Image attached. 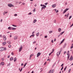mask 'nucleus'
<instances>
[{
    "mask_svg": "<svg viewBox=\"0 0 73 73\" xmlns=\"http://www.w3.org/2000/svg\"><path fill=\"white\" fill-rule=\"evenodd\" d=\"M45 5H47L48 4V3H45L44 4Z\"/></svg>",
    "mask_w": 73,
    "mask_h": 73,
    "instance_id": "obj_41",
    "label": "nucleus"
},
{
    "mask_svg": "<svg viewBox=\"0 0 73 73\" xmlns=\"http://www.w3.org/2000/svg\"><path fill=\"white\" fill-rule=\"evenodd\" d=\"M60 54H61V53L60 52H58L57 53V56H59V55H60Z\"/></svg>",
    "mask_w": 73,
    "mask_h": 73,
    "instance_id": "obj_11",
    "label": "nucleus"
},
{
    "mask_svg": "<svg viewBox=\"0 0 73 73\" xmlns=\"http://www.w3.org/2000/svg\"><path fill=\"white\" fill-rule=\"evenodd\" d=\"M8 5L9 7H14V5L12 4H8Z\"/></svg>",
    "mask_w": 73,
    "mask_h": 73,
    "instance_id": "obj_2",
    "label": "nucleus"
},
{
    "mask_svg": "<svg viewBox=\"0 0 73 73\" xmlns=\"http://www.w3.org/2000/svg\"><path fill=\"white\" fill-rule=\"evenodd\" d=\"M70 71H71V69H70L68 71L69 73H70Z\"/></svg>",
    "mask_w": 73,
    "mask_h": 73,
    "instance_id": "obj_38",
    "label": "nucleus"
},
{
    "mask_svg": "<svg viewBox=\"0 0 73 73\" xmlns=\"http://www.w3.org/2000/svg\"><path fill=\"white\" fill-rule=\"evenodd\" d=\"M1 65L3 66L4 65V62H1Z\"/></svg>",
    "mask_w": 73,
    "mask_h": 73,
    "instance_id": "obj_19",
    "label": "nucleus"
},
{
    "mask_svg": "<svg viewBox=\"0 0 73 73\" xmlns=\"http://www.w3.org/2000/svg\"><path fill=\"white\" fill-rule=\"evenodd\" d=\"M10 57V56L9 55H8L7 56V58H9Z\"/></svg>",
    "mask_w": 73,
    "mask_h": 73,
    "instance_id": "obj_53",
    "label": "nucleus"
},
{
    "mask_svg": "<svg viewBox=\"0 0 73 73\" xmlns=\"http://www.w3.org/2000/svg\"><path fill=\"white\" fill-rule=\"evenodd\" d=\"M64 40H65V39H63V40H62V41L64 42Z\"/></svg>",
    "mask_w": 73,
    "mask_h": 73,
    "instance_id": "obj_49",
    "label": "nucleus"
},
{
    "mask_svg": "<svg viewBox=\"0 0 73 73\" xmlns=\"http://www.w3.org/2000/svg\"><path fill=\"white\" fill-rule=\"evenodd\" d=\"M13 60V57H12L11 58H10V61H12Z\"/></svg>",
    "mask_w": 73,
    "mask_h": 73,
    "instance_id": "obj_12",
    "label": "nucleus"
},
{
    "mask_svg": "<svg viewBox=\"0 0 73 73\" xmlns=\"http://www.w3.org/2000/svg\"><path fill=\"white\" fill-rule=\"evenodd\" d=\"M14 16H17V14H15L14 15Z\"/></svg>",
    "mask_w": 73,
    "mask_h": 73,
    "instance_id": "obj_33",
    "label": "nucleus"
},
{
    "mask_svg": "<svg viewBox=\"0 0 73 73\" xmlns=\"http://www.w3.org/2000/svg\"><path fill=\"white\" fill-rule=\"evenodd\" d=\"M47 37H48V36H44V37L45 38H47Z\"/></svg>",
    "mask_w": 73,
    "mask_h": 73,
    "instance_id": "obj_45",
    "label": "nucleus"
},
{
    "mask_svg": "<svg viewBox=\"0 0 73 73\" xmlns=\"http://www.w3.org/2000/svg\"><path fill=\"white\" fill-rule=\"evenodd\" d=\"M17 58H16L15 57L14 58V62H15L16 61Z\"/></svg>",
    "mask_w": 73,
    "mask_h": 73,
    "instance_id": "obj_14",
    "label": "nucleus"
},
{
    "mask_svg": "<svg viewBox=\"0 0 73 73\" xmlns=\"http://www.w3.org/2000/svg\"><path fill=\"white\" fill-rule=\"evenodd\" d=\"M12 25V26H13V27H17L16 25Z\"/></svg>",
    "mask_w": 73,
    "mask_h": 73,
    "instance_id": "obj_30",
    "label": "nucleus"
},
{
    "mask_svg": "<svg viewBox=\"0 0 73 73\" xmlns=\"http://www.w3.org/2000/svg\"><path fill=\"white\" fill-rule=\"evenodd\" d=\"M36 21H37V20L36 19H35L33 21V23H36Z\"/></svg>",
    "mask_w": 73,
    "mask_h": 73,
    "instance_id": "obj_15",
    "label": "nucleus"
},
{
    "mask_svg": "<svg viewBox=\"0 0 73 73\" xmlns=\"http://www.w3.org/2000/svg\"><path fill=\"white\" fill-rule=\"evenodd\" d=\"M6 43H7V42H4L2 43V44L3 45H5Z\"/></svg>",
    "mask_w": 73,
    "mask_h": 73,
    "instance_id": "obj_17",
    "label": "nucleus"
},
{
    "mask_svg": "<svg viewBox=\"0 0 73 73\" xmlns=\"http://www.w3.org/2000/svg\"><path fill=\"white\" fill-rule=\"evenodd\" d=\"M57 12H58V10H57L56 12V13H57Z\"/></svg>",
    "mask_w": 73,
    "mask_h": 73,
    "instance_id": "obj_52",
    "label": "nucleus"
},
{
    "mask_svg": "<svg viewBox=\"0 0 73 73\" xmlns=\"http://www.w3.org/2000/svg\"><path fill=\"white\" fill-rule=\"evenodd\" d=\"M22 4V5H25V3H23Z\"/></svg>",
    "mask_w": 73,
    "mask_h": 73,
    "instance_id": "obj_60",
    "label": "nucleus"
},
{
    "mask_svg": "<svg viewBox=\"0 0 73 73\" xmlns=\"http://www.w3.org/2000/svg\"><path fill=\"white\" fill-rule=\"evenodd\" d=\"M51 54H52L51 53H50L49 54V56H50V55H51Z\"/></svg>",
    "mask_w": 73,
    "mask_h": 73,
    "instance_id": "obj_63",
    "label": "nucleus"
},
{
    "mask_svg": "<svg viewBox=\"0 0 73 73\" xmlns=\"http://www.w3.org/2000/svg\"><path fill=\"white\" fill-rule=\"evenodd\" d=\"M54 49H52V52H54Z\"/></svg>",
    "mask_w": 73,
    "mask_h": 73,
    "instance_id": "obj_40",
    "label": "nucleus"
},
{
    "mask_svg": "<svg viewBox=\"0 0 73 73\" xmlns=\"http://www.w3.org/2000/svg\"><path fill=\"white\" fill-rule=\"evenodd\" d=\"M51 42H52V43L53 42V40H51Z\"/></svg>",
    "mask_w": 73,
    "mask_h": 73,
    "instance_id": "obj_46",
    "label": "nucleus"
},
{
    "mask_svg": "<svg viewBox=\"0 0 73 73\" xmlns=\"http://www.w3.org/2000/svg\"><path fill=\"white\" fill-rule=\"evenodd\" d=\"M23 65H24V64L23 63H22L21 64V66H23Z\"/></svg>",
    "mask_w": 73,
    "mask_h": 73,
    "instance_id": "obj_39",
    "label": "nucleus"
},
{
    "mask_svg": "<svg viewBox=\"0 0 73 73\" xmlns=\"http://www.w3.org/2000/svg\"><path fill=\"white\" fill-rule=\"evenodd\" d=\"M64 65V64H62L61 65V66H63Z\"/></svg>",
    "mask_w": 73,
    "mask_h": 73,
    "instance_id": "obj_50",
    "label": "nucleus"
},
{
    "mask_svg": "<svg viewBox=\"0 0 73 73\" xmlns=\"http://www.w3.org/2000/svg\"><path fill=\"white\" fill-rule=\"evenodd\" d=\"M3 50H7V48H6L5 47L4 48Z\"/></svg>",
    "mask_w": 73,
    "mask_h": 73,
    "instance_id": "obj_24",
    "label": "nucleus"
},
{
    "mask_svg": "<svg viewBox=\"0 0 73 73\" xmlns=\"http://www.w3.org/2000/svg\"><path fill=\"white\" fill-rule=\"evenodd\" d=\"M11 27H8V29L10 30V29H11Z\"/></svg>",
    "mask_w": 73,
    "mask_h": 73,
    "instance_id": "obj_31",
    "label": "nucleus"
},
{
    "mask_svg": "<svg viewBox=\"0 0 73 73\" xmlns=\"http://www.w3.org/2000/svg\"><path fill=\"white\" fill-rule=\"evenodd\" d=\"M63 68H64V67H62V68L61 69V70H62V69H63Z\"/></svg>",
    "mask_w": 73,
    "mask_h": 73,
    "instance_id": "obj_42",
    "label": "nucleus"
},
{
    "mask_svg": "<svg viewBox=\"0 0 73 73\" xmlns=\"http://www.w3.org/2000/svg\"><path fill=\"white\" fill-rule=\"evenodd\" d=\"M2 61H4V58H2Z\"/></svg>",
    "mask_w": 73,
    "mask_h": 73,
    "instance_id": "obj_36",
    "label": "nucleus"
},
{
    "mask_svg": "<svg viewBox=\"0 0 73 73\" xmlns=\"http://www.w3.org/2000/svg\"><path fill=\"white\" fill-rule=\"evenodd\" d=\"M41 7H43L41 8V11H42L43 10V9H45V8H46V5H42V4H41L40 5Z\"/></svg>",
    "mask_w": 73,
    "mask_h": 73,
    "instance_id": "obj_1",
    "label": "nucleus"
},
{
    "mask_svg": "<svg viewBox=\"0 0 73 73\" xmlns=\"http://www.w3.org/2000/svg\"><path fill=\"white\" fill-rule=\"evenodd\" d=\"M22 49H23V46H21V47L19 49V52H20L21 51Z\"/></svg>",
    "mask_w": 73,
    "mask_h": 73,
    "instance_id": "obj_3",
    "label": "nucleus"
},
{
    "mask_svg": "<svg viewBox=\"0 0 73 73\" xmlns=\"http://www.w3.org/2000/svg\"><path fill=\"white\" fill-rule=\"evenodd\" d=\"M63 42H62V41L61 42H60V44H62V43Z\"/></svg>",
    "mask_w": 73,
    "mask_h": 73,
    "instance_id": "obj_58",
    "label": "nucleus"
},
{
    "mask_svg": "<svg viewBox=\"0 0 73 73\" xmlns=\"http://www.w3.org/2000/svg\"><path fill=\"white\" fill-rule=\"evenodd\" d=\"M11 54H12V55H13V54H14L13 53V52H12V53H11Z\"/></svg>",
    "mask_w": 73,
    "mask_h": 73,
    "instance_id": "obj_62",
    "label": "nucleus"
},
{
    "mask_svg": "<svg viewBox=\"0 0 73 73\" xmlns=\"http://www.w3.org/2000/svg\"><path fill=\"white\" fill-rule=\"evenodd\" d=\"M3 38L4 40V41H5V40H7V38H6L5 35H3Z\"/></svg>",
    "mask_w": 73,
    "mask_h": 73,
    "instance_id": "obj_5",
    "label": "nucleus"
},
{
    "mask_svg": "<svg viewBox=\"0 0 73 73\" xmlns=\"http://www.w3.org/2000/svg\"><path fill=\"white\" fill-rule=\"evenodd\" d=\"M2 21H3V19H1V21H0L1 22V23H2Z\"/></svg>",
    "mask_w": 73,
    "mask_h": 73,
    "instance_id": "obj_56",
    "label": "nucleus"
},
{
    "mask_svg": "<svg viewBox=\"0 0 73 73\" xmlns=\"http://www.w3.org/2000/svg\"><path fill=\"white\" fill-rule=\"evenodd\" d=\"M0 37H2V35H0Z\"/></svg>",
    "mask_w": 73,
    "mask_h": 73,
    "instance_id": "obj_59",
    "label": "nucleus"
},
{
    "mask_svg": "<svg viewBox=\"0 0 73 73\" xmlns=\"http://www.w3.org/2000/svg\"><path fill=\"white\" fill-rule=\"evenodd\" d=\"M72 26H73V25L72 24V25L70 26V27L71 28V27H72Z\"/></svg>",
    "mask_w": 73,
    "mask_h": 73,
    "instance_id": "obj_57",
    "label": "nucleus"
},
{
    "mask_svg": "<svg viewBox=\"0 0 73 73\" xmlns=\"http://www.w3.org/2000/svg\"><path fill=\"white\" fill-rule=\"evenodd\" d=\"M7 43H8V44H11V42H10L9 41H7Z\"/></svg>",
    "mask_w": 73,
    "mask_h": 73,
    "instance_id": "obj_28",
    "label": "nucleus"
},
{
    "mask_svg": "<svg viewBox=\"0 0 73 73\" xmlns=\"http://www.w3.org/2000/svg\"><path fill=\"white\" fill-rule=\"evenodd\" d=\"M36 42L35 41L33 42V44H35V43H36Z\"/></svg>",
    "mask_w": 73,
    "mask_h": 73,
    "instance_id": "obj_43",
    "label": "nucleus"
},
{
    "mask_svg": "<svg viewBox=\"0 0 73 73\" xmlns=\"http://www.w3.org/2000/svg\"><path fill=\"white\" fill-rule=\"evenodd\" d=\"M67 68V66H66L65 67V68L64 69V71H65V70H66V69Z\"/></svg>",
    "mask_w": 73,
    "mask_h": 73,
    "instance_id": "obj_29",
    "label": "nucleus"
},
{
    "mask_svg": "<svg viewBox=\"0 0 73 73\" xmlns=\"http://www.w3.org/2000/svg\"><path fill=\"white\" fill-rule=\"evenodd\" d=\"M28 15H32V13L31 12H30L28 14Z\"/></svg>",
    "mask_w": 73,
    "mask_h": 73,
    "instance_id": "obj_55",
    "label": "nucleus"
},
{
    "mask_svg": "<svg viewBox=\"0 0 73 73\" xmlns=\"http://www.w3.org/2000/svg\"><path fill=\"white\" fill-rule=\"evenodd\" d=\"M66 53V51H64V54H65V53Z\"/></svg>",
    "mask_w": 73,
    "mask_h": 73,
    "instance_id": "obj_54",
    "label": "nucleus"
},
{
    "mask_svg": "<svg viewBox=\"0 0 73 73\" xmlns=\"http://www.w3.org/2000/svg\"><path fill=\"white\" fill-rule=\"evenodd\" d=\"M12 30H16V28H13L12 29Z\"/></svg>",
    "mask_w": 73,
    "mask_h": 73,
    "instance_id": "obj_26",
    "label": "nucleus"
},
{
    "mask_svg": "<svg viewBox=\"0 0 73 73\" xmlns=\"http://www.w3.org/2000/svg\"><path fill=\"white\" fill-rule=\"evenodd\" d=\"M27 63H26L24 65V66L23 67V68H25V66H26V65H27Z\"/></svg>",
    "mask_w": 73,
    "mask_h": 73,
    "instance_id": "obj_23",
    "label": "nucleus"
},
{
    "mask_svg": "<svg viewBox=\"0 0 73 73\" xmlns=\"http://www.w3.org/2000/svg\"><path fill=\"white\" fill-rule=\"evenodd\" d=\"M72 60H73V56H71L70 58L69 59V60H70V61H72Z\"/></svg>",
    "mask_w": 73,
    "mask_h": 73,
    "instance_id": "obj_6",
    "label": "nucleus"
},
{
    "mask_svg": "<svg viewBox=\"0 0 73 73\" xmlns=\"http://www.w3.org/2000/svg\"><path fill=\"white\" fill-rule=\"evenodd\" d=\"M68 10H69V9H65L63 12V14L64 13H65V12H66L67 11H68Z\"/></svg>",
    "mask_w": 73,
    "mask_h": 73,
    "instance_id": "obj_4",
    "label": "nucleus"
},
{
    "mask_svg": "<svg viewBox=\"0 0 73 73\" xmlns=\"http://www.w3.org/2000/svg\"><path fill=\"white\" fill-rule=\"evenodd\" d=\"M10 65H11V63H9L8 64H7V66H10Z\"/></svg>",
    "mask_w": 73,
    "mask_h": 73,
    "instance_id": "obj_27",
    "label": "nucleus"
},
{
    "mask_svg": "<svg viewBox=\"0 0 73 73\" xmlns=\"http://www.w3.org/2000/svg\"><path fill=\"white\" fill-rule=\"evenodd\" d=\"M48 73H52V72H51V70H49V72Z\"/></svg>",
    "mask_w": 73,
    "mask_h": 73,
    "instance_id": "obj_32",
    "label": "nucleus"
},
{
    "mask_svg": "<svg viewBox=\"0 0 73 73\" xmlns=\"http://www.w3.org/2000/svg\"><path fill=\"white\" fill-rule=\"evenodd\" d=\"M4 50V47H1L0 48V51H3Z\"/></svg>",
    "mask_w": 73,
    "mask_h": 73,
    "instance_id": "obj_7",
    "label": "nucleus"
},
{
    "mask_svg": "<svg viewBox=\"0 0 73 73\" xmlns=\"http://www.w3.org/2000/svg\"><path fill=\"white\" fill-rule=\"evenodd\" d=\"M69 13H68L67 14V17H68V16H69Z\"/></svg>",
    "mask_w": 73,
    "mask_h": 73,
    "instance_id": "obj_61",
    "label": "nucleus"
},
{
    "mask_svg": "<svg viewBox=\"0 0 73 73\" xmlns=\"http://www.w3.org/2000/svg\"><path fill=\"white\" fill-rule=\"evenodd\" d=\"M52 32H53V31H49V33L50 34V33H52Z\"/></svg>",
    "mask_w": 73,
    "mask_h": 73,
    "instance_id": "obj_22",
    "label": "nucleus"
},
{
    "mask_svg": "<svg viewBox=\"0 0 73 73\" xmlns=\"http://www.w3.org/2000/svg\"><path fill=\"white\" fill-rule=\"evenodd\" d=\"M66 43L64 44V46H66Z\"/></svg>",
    "mask_w": 73,
    "mask_h": 73,
    "instance_id": "obj_37",
    "label": "nucleus"
},
{
    "mask_svg": "<svg viewBox=\"0 0 73 73\" xmlns=\"http://www.w3.org/2000/svg\"><path fill=\"white\" fill-rule=\"evenodd\" d=\"M32 54L30 55V58H31V57H32Z\"/></svg>",
    "mask_w": 73,
    "mask_h": 73,
    "instance_id": "obj_48",
    "label": "nucleus"
},
{
    "mask_svg": "<svg viewBox=\"0 0 73 73\" xmlns=\"http://www.w3.org/2000/svg\"><path fill=\"white\" fill-rule=\"evenodd\" d=\"M8 47L9 48H11V45H8Z\"/></svg>",
    "mask_w": 73,
    "mask_h": 73,
    "instance_id": "obj_35",
    "label": "nucleus"
},
{
    "mask_svg": "<svg viewBox=\"0 0 73 73\" xmlns=\"http://www.w3.org/2000/svg\"><path fill=\"white\" fill-rule=\"evenodd\" d=\"M70 57V55H68V57H67V60H68L69 59V57Z\"/></svg>",
    "mask_w": 73,
    "mask_h": 73,
    "instance_id": "obj_25",
    "label": "nucleus"
},
{
    "mask_svg": "<svg viewBox=\"0 0 73 73\" xmlns=\"http://www.w3.org/2000/svg\"><path fill=\"white\" fill-rule=\"evenodd\" d=\"M32 36H33V37H34V36H35V35H31L30 36V38H31Z\"/></svg>",
    "mask_w": 73,
    "mask_h": 73,
    "instance_id": "obj_18",
    "label": "nucleus"
},
{
    "mask_svg": "<svg viewBox=\"0 0 73 73\" xmlns=\"http://www.w3.org/2000/svg\"><path fill=\"white\" fill-rule=\"evenodd\" d=\"M67 55H68V56H69L70 55L69 54V51H68L67 52Z\"/></svg>",
    "mask_w": 73,
    "mask_h": 73,
    "instance_id": "obj_13",
    "label": "nucleus"
},
{
    "mask_svg": "<svg viewBox=\"0 0 73 73\" xmlns=\"http://www.w3.org/2000/svg\"><path fill=\"white\" fill-rule=\"evenodd\" d=\"M34 33H35V32H33L32 33V35H34Z\"/></svg>",
    "mask_w": 73,
    "mask_h": 73,
    "instance_id": "obj_51",
    "label": "nucleus"
},
{
    "mask_svg": "<svg viewBox=\"0 0 73 73\" xmlns=\"http://www.w3.org/2000/svg\"><path fill=\"white\" fill-rule=\"evenodd\" d=\"M58 31L59 32H61V28H59L58 29Z\"/></svg>",
    "mask_w": 73,
    "mask_h": 73,
    "instance_id": "obj_21",
    "label": "nucleus"
},
{
    "mask_svg": "<svg viewBox=\"0 0 73 73\" xmlns=\"http://www.w3.org/2000/svg\"><path fill=\"white\" fill-rule=\"evenodd\" d=\"M40 52H38L37 54V57H38V56L40 55Z\"/></svg>",
    "mask_w": 73,
    "mask_h": 73,
    "instance_id": "obj_10",
    "label": "nucleus"
},
{
    "mask_svg": "<svg viewBox=\"0 0 73 73\" xmlns=\"http://www.w3.org/2000/svg\"><path fill=\"white\" fill-rule=\"evenodd\" d=\"M22 70H23V68H21V70H20V72H21V71H22Z\"/></svg>",
    "mask_w": 73,
    "mask_h": 73,
    "instance_id": "obj_47",
    "label": "nucleus"
},
{
    "mask_svg": "<svg viewBox=\"0 0 73 73\" xmlns=\"http://www.w3.org/2000/svg\"><path fill=\"white\" fill-rule=\"evenodd\" d=\"M52 6L53 8H55V7H56V4H53Z\"/></svg>",
    "mask_w": 73,
    "mask_h": 73,
    "instance_id": "obj_8",
    "label": "nucleus"
},
{
    "mask_svg": "<svg viewBox=\"0 0 73 73\" xmlns=\"http://www.w3.org/2000/svg\"><path fill=\"white\" fill-rule=\"evenodd\" d=\"M71 18H72V16H70L69 18V20H70V19H71Z\"/></svg>",
    "mask_w": 73,
    "mask_h": 73,
    "instance_id": "obj_34",
    "label": "nucleus"
},
{
    "mask_svg": "<svg viewBox=\"0 0 73 73\" xmlns=\"http://www.w3.org/2000/svg\"><path fill=\"white\" fill-rule=\"evenodd\" d=\"M55 64H53V66H54V65H55Z\"/></svg>",
    "mask_w": 73,
    "mask_h": 73,
    "instance_id": "obj_64",
    "label": "nucleus"
},
{
    "mask_svg": "<svg viewBox=\"0 0 73 73\" xmlns=\"http://www.w3.org/2000/svg\"><path fill=\"white\" fill-rule=\"evenodd\" d=\"M36 35V36L37 37H38V36H39V32L37 33Z\"/></svg>",
    "mask_w": 73,
    "mask_h": 73,
    "instance_id": "obj_20",
    "label": "nucleus"
},
{
    "mask_svg": "<svg viewBox=\"0 0 73 73\" xmlns=\"http://www.w3.org/2000/svg\"><path fill=\"white\" fill-rule=\"evenodd\" d=\"M73 46H71V49H72V48H73Z\"/></svg>",
    "mask_w": 73,
    "mask_h": 73,
    "instance_id": "obj_44",
    "label": "nucleus"
},
{
    "mask_svg": "<svg viewBox=\"0 0 73 73\" xmlns=\"http://www.w3.org/2000/svg\"><path fill=\"white\" fill-rule=\"evenodd\" d=\"M62 48H61L60 49V51H59V52L60 53H61V52H62Z\"/></svg>",
    "mask_w": 73,
    "mask_h": 73,
    "instance_id": "obj_16",
    "label": "nucleus"
},
{
    "mask_svg": "<svg viewBox=\"0 0 73 73\" xmlns=\"http://www.w3.org/2000/svg\"><path fill=\"white\" fill-rule=\"evenodd\" d=\"M18 37L17 36H14V40H16L17 39Z\"/></svg>",
    "mask_w": 73,
    "mask_h": 73,
    "instance_id": "obj_9",
    "label": "nucleus"
}]
</instances>
